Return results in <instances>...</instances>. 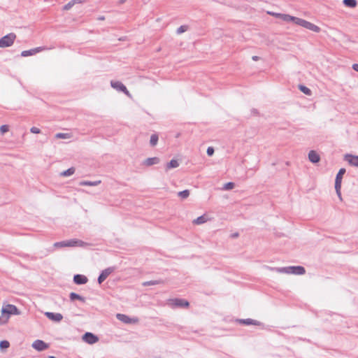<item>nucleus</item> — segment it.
Listing matches in <instances>:
<instances>
[{
	"label": "nucleus",
	"instance_id": "0eeeda50",
	"mask_svg": "<svg viewBox=\"0 0 358 358\" xmlns=\"http://www.w3.org/2000/svg\"><path fill=\"white\" fill-rule=\"evenodd\" d=\"M115 269V266H110L101 271L97 278L98 283L101 285Z\"/></svg>",
	"mask_w": 358,
	"mask_h": 358
},
{
	"label": "nucleus",
	"instance_id": "dca6fc26",
	"mask_svg": "<svg viewBox=\"0 0 358 358\" xmlns=\"http://www.w3.org/2000/svg\"><path fill=\"white\" fill-rule=\"evenodd\" d=\"M88 278L82 274H76L73 275V282L78 285H85L87 282Z\"/></svg>",
	"mask_w": 358,
	"mask_h": 358
},
{
	"label": "nucleus",
	"instance_id": "a18cd8bd",
	"mask_svg": "<svg viewBox=\"0 0 358 358\" xmlns=\"http://www.w3.org/2000/svg\"><path fill=\"white\" fill-rule=\"evenodd\" d=\"M352 67H358V64H352Z\"/></svg>",
	"mask_w": 358,
	"mask_h": 358
},
{
	"label": "nucleus",
	"instance_id": "3c124183",
	"mask_svg": "<svg viewBox=\"0 0 358 358\" xmlns=\"http://www.w3.org/2000/svg\"><path fill=\"white\" fill-rule=\"evenodd\" d=\"M155 358H162V357H155Z\"/></svg>",
	"mask_w": 358,
	"mask_h": 358
},
{
	"label": "nucleus",
	"instance_id": "9d476101",
	"mask_svg": "<svg viewBox=\"0 0 358 358\" xmlns=\"http://www.w3.org/2000/svg\"><path fill=\"white\" fill-rule=\"evenodd\" d=\"M31 347L38 352H42L49 348V344L43 340L37 339L33 342Z\"/></svg>",
	"mask_w": 358,
	"mask_h": 358
},
{
	"label": "nucleus",
	"instance_id": "7c9ffc66",
	"mask_svg": "<svg viewBox=\"0 0 358 358\" xmlns=\"http://www.w3.org/2000/svg\"><path fill=\"white\" fill-rule=\"evenodd\" d=\"M178 195L182 199H187L189 196V190L184 189L180 191L178 193Z\"/></svg>",
	"mask_w": 358,
	"mask_h": 358
},
{
	"label": "nucleus",
	"instance_id": "aec40b11",
	"mask_svg": "<svg viewBox=\"0 0 358 358\" xmlns=\"http://www.w3.org/2000/svg\"><path fill=\"white\" fill-rule=\"evenodd\" d=\"M69 299L71 301H74L76 300H78V301H81L82 303H85L86 301V299L84 296H83L76 292H71L69 294Z\"/></svg>",
	"mask_w": 358,
	"mask_h": 358
},
{
	"label": "nucleus",
	"instance_id": "5701e85b",
	"mask_svg": "<svg viewBox=\"0 0 358 358\" xmlns=\"http://www.w3.org/2000/svg\"><path fill=\"white\" fill-rule=\"evenodd\" d=\"M298 87H299V90L301 92H303L304 94L308 95V96H310L311 95L312 91L310 90V88H308V87L305 86L304 85L299 84Z\"/></svg>",
	"mask_w": 358,
	"mask_h": 358
},
{
	"label": "nucleus",
	"instance_id": "cd10ccee",
	"mask_svg": "<svg viewBox=\"0 0 358 358\" xmlns=\"http://www.w3.org/2000/svg\"><path fill=\"white\" fill-rule=\"evenodd\" d=\"M10 347V343L7 340H2L0 341V350L5 352Z\"/></svg>",
	"mask_w": 358,
	"mask_h": 358
},
{
	"label": "nucleus",
	"instance_id": "8fccbe9b",
	"mask_svg": "<svg viewBox=\"0 0 358 358\" xmlns=\"http://www.w3.org/2000/svg\"><path fill=\"white\" fill-rule=\"evenodd\" d=\"M353 69L358 72V69Z\"/></svg>",
	"mask_w": 358,
	"mask_h": 358
},
{
	"label": "nucleus",
	"instance_id": "20e7f679",
	"mask_svg": "<svg viewBox=\"0 0 358 358\" xmlns=\"http://www.w3.org/2000/svg\"><path fill=\"white\" fill-rule=\"evenodd\" d=\"M168 304L172 308H187L189 306V302L182 298H174L169 299Z\"/></svg>",
	"mask_w": 358,
	"mask_h": 358
},
{
	"label": "nucleus",
	"instance_id": "f704fd0d",
	"mask_svg": "<svg viewBox=\"0 0 358 358\" xmlns=\"http://www.w3.org/2000/svg\"><path fill=\"white\" fill-rule=\"evenodd\" d=\"M187 29H188V27L187 25H182L177 29L176 33L178 34H182V33L185 32L187 30Z\"/></svg>",
	"mask_w": 358,
	"mask_h": 358
},
{
	"label": "nucleus",
	"instance_id": "c756f323",
	"mask_svg": "<svg viewBox=\"0 0 358 358\" xmlns=\"http://www.w3.org/2000/svg\"><path fill=\"white\" fill-rule=\"evenodd\" d=\"M206 220H206L205 215H203L198 217L196 219H195L193 221V223L196 224H201L205 223L206 222Z\"/></svg>",
	"mask_w": 358,
	"mask_h": 358
},
{
	"label": "nucleus",
	"instance_id": "4468645a",
	"mask_svg": "<svg viewBox=\"0 0 358 358\" xmlns=\"http://www.w3.org/2000/svg\"><path fill=\"white\" fill-rule=\"evenodd\" d=\"M344 159L348 162L350 166L358 167V155L346 154L344 156Z\"/></svg>",
	"mask_w": 358,
	"mask_h": 358
},
{
	"label": "nucleus",
	"instance_id": "412c9836",
	"mask_svg": "<svg viewBox=\"0 0 358 358\" xmlns=\"http://www.w3.org/2000/svg\"><path fill=\"white\" fill-rule=\"evenodd\" d=\"M83 3H85V0H71L69 3H67L66 5L64 6L63 10H69L76 4Z\"/></svg>",
	"mask_w": 358,
	"mask_h": 358
},
{
	"label": "nucleus",
	"instance_id": "72a5a7b5",
	"mask_svg": "<svg viewBox=\"0 0 358 358\" xmlns=\"http://www.w3.org/2000/svg\"><path fill=\"white\" fill-rule=\"evenodd\" d=\"M9 131V126L8 124H3L0 127V134L3 135Z\"/></svg>",
	"mask_w": 358,
	"mask_h": 358
},
{
	"label": "nucleus",
	"instance_id": "423d86ee",
	"mask_svg": "<svg viewBox=\"0 0 358 358\" xmlns=\"http://www.w3.org/2000/svg\"><path fill=\"white\" fill-rule=\"evenodd\" d=\"M110 86L116 90L117 92H122L127 96H130V93L127 90V87L120 81L118 80H111Z\"/></svg>",
	"mask_w": 358,
	"mask_h": 358
},
{
	"label": "nucleus",
	"instance_id": "f03ea898",
	"mask_svg": "<svg viewBox=\"0 0 358 358\" xmlns=\"http://www.w3.org/2000/svg\"><path fill=\"white\" fill-rule=\"evenodd\" d=\"M272 270H275L280 273L294 274V275H303L306 273V269L302 266H289L285 267H275Z\"/></svg>",
	"mask_w": 358,
	"mask_h": 358
},
{
	"label": "nucleus",
	"instance_id": "473e14b6",
	"mask_svg": "<svg viewBox=\"0 0 358 358\" xmlns=\"http://www.w3.org/2000/svg\"><path fill=\"white\" fill-rule=\"evenodd\" d=\"M235 187V183L233 182H228L225 183L222 187L224 190H231Z\"/></svg>",
	"mask_w": 358,
	"mask_h": 358
},
{
	"label": "nucleus",
	"instance_id": "2f4dec72",
	"mask_svg": "<svg viewBox=\"0 0 358 358\" xmlns=\"http://www.w3.org/2000/svg\"><path fill=\"white\" fill-rule=\"evenodd\" d=\"M54 247L56 248H61L67 247V241L66 240V241L55 242L54 243Z\"/></svg>",
	"mask_w": 358,
	"mask_h": 358
},
{
	"label": "nucleus",
	"instance_id": "a211bd4d",
	"mask_svg": "<svg viewBox=\"0 0 358 358\" xmlns=\"http://www.w3.org/2000/svg\"><path fill=\"white\" fill-rule=\"evenodd\" d=\"M345 172H346V170L345 168H341L338 170V171L336 176L335 184H334V185H336L337 187H339L340 185H341L342 179H343V175L345 173Z\"/></svg>",
	"mask_w": 358,
	"mask_h": 358
},
{
	"label": "nucleus",
	"instance_id": "ddd939ff",
	"mask_svg": "<svg viewBox=\"0 0 358 358\" xmlns=\"http://www.w3.org/2000/svg\"><path fill=\"white\" fill-rule=\"evenodd\" d=\"M66 241H67V247L84 248V247L88 245V243H87L86 242H84L83 241L77 239V238L66 240Z\"/></svg>",
	"mask_w": 358,
	"mask_h": 358
},
{
	"label": "nucleus",
	"instance_id": "7ed1b4c3",
	"mask_svg": "<svg viewBox=\"0 0 358 358\" xmlns=\"http://www.w3.org/2000/svg\"><path fill=\"white\" fill-rule=\"evenodd\" d=\"M1 312L2 315H6V317L8 320H9L11 315H19L21 313V312L15 305L10 303L3 305L1 308Z\"/></svg>",
	"mask_w": 358,
	"mask_h": 358
},
{
	"label": "nucleus",
	"instance_id": "6ab92c4d",
	"mask_svg": "<svg viewBox=\"0 0 358 358\" xmlns=\"http://www.w3.org/2000/svg\"><path fill=\"white\" fill-rule=\"evenodd\" d=\"M159 162L160 159L157 157H148L143 162V165L146 166H150L159 164Z\"/></svg>",
	"mask_w": 358,
	"mask_h": 358
},
{
	"label": "nucleus",
	"instance_id": "58836bf2",
	"mask_svg": "<svg viewBox=\"0 0 358 358\" xmlns=\"http://www.w3.org/2000/svg\"><path fill=\"white\" fill-rule=\"evenodd\" d=\"M30 131L32 133V134H40L41 133V129L36 127H32L31 129H30Z\"/></svg>",
	"mask_w": 358,
	"mask_h": 358
},
{
	"label": "nucleus",
	"instance_id": "4c0bfd02",
	"mask_svg": "<svg viewBox=\"0 0 358 358\" xmlns=\"http://www.w3.org/2000/svg\"><path fill=\"white\" fill-rule=\"evenodd\" d=\"M334 187H335V189H336V194L338 195V198L342 200V197H341V185H340L339 187H337L336 185H334Z\"/></svg>",
	"mask_w": 358,
	"mask_h": 358
},
{
	"label": "nucleus",
	"instance_id": "4be33fe9",
	"mask_svg": "<svg viewBox=\"0 0 358 358\" xmlns=\"http://www.w3.org/2000/svg\"><path fill=\"white\" fill-rule=\"evenodd\" d=\"M164 284V280L162 279L155 280H149L145 281L142 283L143 287L151 286V285H163Z\"/></svg>",
	"mask_w": 358,
	"mask_h": 358
},
{
	"label": "nucleus",
	"instance_id": "c03bdc74",
	"mask_svg": "<svg viewBox=\"0 0 358 358\" xmlns=\"http://www.w3.org/2000/svg\"><path fill=\"white\" fill-rule=\"evenodd\" d=\"M98 20H105V17L104 16H99L98 18H97Z\"/></svg>",
	"mask_w": 358,
	"mask_h": 358
},
{
	"label": "nucleus",
	"instance_id": "9b49d317",
	"mask_svg": "<svg viewBox=\"0 0 358 358\" xmlns=\"http://www.w3.org/2000/svg\"><path fill=\"white\" fill-rule=\"evenodd\" d=\"M236 322L240 324H243V325H247V326H249V325L263 326L264 325V324L262 323L261 322L256 320L251 319V318L236 319Z\"/></svg>",
	"mask_w": 358,
	"mask_h": 358
},
{
	"label": "nucleus",
	"instance_id": "1a4fd4ad",
	"mask_svg": "<svg viewBox=\"0 0 358 358\" xmlns=\"http://www.w3.org/2000/svg\"><path fill=\"white\" fill-rule=\"evenodd\" d=\"M116 317L118 320L127 324H135L138 321L137 317H130L129 316L122 313H117L116 315Z\"/></svg>",
	"mask_w": 358,
	"mask_h": 358
},
{
	"label": "nucleus",
	"instance_id": "bb28decb",
	"mask_svg": "<svg viewBox=\"0 0 358 358\" xmlns=\"http://www.w3.org/2000/svg\"><path fill=\"white\" fill-rule=\"evenodd\" d=\"M343 3L348 8H355L357 5V0H343Z\"/></svg>",
	"mask_w": 358,
	"mask_h": 358
},
{
	"label": "nucleus",
	"instance_id": "c9c22d12",
	"mask_svg": "<svg viewBox=\"0 0 358 358\" xmlns=\"http://www.w3.org/2000/svg\"><path fill=\"white\" fill-rule=\"evenodd\" d=\"M55 137L57 138L66 139V138H69V134H66V133H57L55 135Z\"/></svg>",
	"mask_w": 358,
	"mask_h": 358
},
{
	"label": "nucleus",
	"instance_id": "f3484780",
	"mask_svg": "<svg viewBox=\"0 0 358 358\" xmlns=\"http://www.w3.org/2000/svg\"><path fill=\"white\" fill-rule=\"evenodd\" d=\"M308 159L313 164H317L320 161V156L315 150H310L308 155Z\"/></svg>",
	"mask_w": 358,
	"mask_h": 358
},
{
	"label": "nucleus",
	"instance_id": "49530a36",
	"mask_svg": "<svg viewBox=\"0 0 358 358\" xmlns=\"http://www.w3.org/2000/svg\"><path fill=\"white\" fill-rule=\"evenodd\" d=\"M17 81L19 82V83L20 84V85H21L22 87H23V85H22V83L21 80H20V79H17Z\"/></svg>",
	"mask_w": 358,
	"mask_h": 358
},
{
	"label": "nucleus",
	"instance_id": "79ce46f5",
	"mask_svg": "<svg viewBox=\"0 0 358 358\" xmlns=\"http://www.w3.org/2000/svg\"><path fill=\"white\" fill-rule=\"evenodd\" d=\"M239 236L238 233V232H236V233H233L231 234V238H236Z\"/></svg>",
	"mask_w": 358,
	"mask_h": 358
},
{
	"label": "nucleus",
	"instance_id": "de8ad7c7",
	"mask_svg": "<svg viewBox=\"0 0 358 358\" xmlns=\"http://www.w3.org/2000/svg\"><path fill=\"white\" fill-rule=\"evenodd\" d=\"M46 358H57V357L55 356H48Z\"/></svg>",
	"mask_w": 358,
	"mask_h": 358
},
{
	"label": "nucleus",
	"instance_id": "39448f33",
	"mask_svg": "<svg viewBox=\"0 0 358 358\" xmlns=\"http://www.w3.org/2000/svg\"><path fill=\"white\" fill-rule=\"evenodd\" d=\"M16 38L14 33H10L0 38V48H4L10 47Z\"/></svg>",
	"mask_w": 358,
	"mask_h": 358
},
{
	"label": "nucleus",
	"instance_id": "f8f14e48",
	"mask_svg": "<svg viewBox=\"0 0 358 358\" xmlns=\"http://www.w3.org/2000/svg\"><path fill=\"white\" fill-rule=\"evenodd\" d=\"M48 50L47 48L44 47V46H41V47H37V48H33V49H30V50H24L21 52V56L22 57H29V56H32V55H34L38 52H41L43 50Z\"/></svg>",
	"mask_w": 358,
	"mask_h": 358
},
{
	"label": "nucleus",
	"instance_id": "e433bc0d",
	"mask_svg": "<svg viewBox=\"0 0 358 358\" xmlns=\"http://www.w3.org/2000/svg\"><path fill=\"white\" fill-rule=\"evenodd\" d=\"M8 320L6 317L5 315H2L0 316V325H3L7 324Z\"/></svg>",
	"mask_w": 358,
	"mask_h": 358
},
{
	"label": "nucleus",
	"instance_id": "c85d7f7f",
	"mask_svg": "<svg viewBox=\"0 0 358 358\" xmlns=\"http://www.w3.org/2000/svg\"><path fill=\"white\" fill-rule=\"evenodd\" d=\"M74 173H75V168L70 167L68 169H66V171H64L63 172H62L61 176H62L64 177H68V176L73 175Z\"/></svg>",
	"mask_w": 358,
	"mask_h": 358
},
{
	"label": "nucleus",
	"instance_id": "b1692460",
	"mask_svg": "<svg viewBox=\"0 0 358 358\" xmlns=\"http://www.w3.org/2000/svg\"><path fill=\"white\" fill-rule=\"evenodd\" d=\"M100 183H101V180H95V181L83 180L80 182V185H84V186H96Z\"/></svg>",
	"mask_w": 358,
	"mask_h": 358
},
{
	"label": "nucleus",
	"instance_id": "37998d69",
	"mask_svg": "<svg viewBox=\"0 0 358 358\" xmlns=\"http://www.w3.org/2000/svg\"><path fill=\"white\" fill-rule=\"evenodd\" d=\"M252 59V60L257 61L259 59V57L258 56H253Z\"/></svg>",
	"mask_w": 358,
	"mask_h": 358
},
{
	"label": "nucleus",
	"instance_id": "393cba45",
	"mask_svg": "<svg viewBox=\"0 0 358 358\" xmlns=\"http://www.w3.org/2000/svg\"><path fill=\"white\" fill-rule=\"evenodd\" d=\"M159 141V136L157 133L152 134L150 136V144L152 147L157 145Z\"/></svg>",
	"mask_w": 358,
	"mask_h": 358
},
{
	"label": "nucleus",
	"instance_id": "ea45409f",
	"mask_svg": "<svg viewBox=\"0 0 358 358\" xmlns=\"http://www.w3.org/2000/svg\"><path fill=\"white\" fill-rule=\"evenodd\" d=\"M206 152L208 156H212L214 153V148L213 147H208Z\"/></svg>",
	"mask_w": 358,
	"mask_h": 358
},
{
	"label": "nucleus",
	"instance_id": "a19ab883",
	"mask_svg": "<svg viewBox=\"0 0 358 358\" xmlns=\"http://www.w3.org/2000/svg\"><path fill=\"white\" fill-rule=\"evenodd\" d=\"M251 113H252V115H257L259 113H258V110H257V109H255V108H252V109L251 110Z\"/></svg>",
	"mask_w": 358,
	"mask_h": 358
},
{
	"label": "nucleus",
	"instance_id": "09e8293b",
	"mask_svg": "<svg viewBox=\"0 0 358 358\" xmlns=\"http://www.w3.org/2000/svg\"><path fill=\"white\" fill-rule=\"evenodd\" d=\"M125 1V0H120V3H122Z\"/></svg>",
	"mask_w": 358,
	"mask_h": 358
},
{
	"label": "nucleus",
	"instance_id": "f257e3e1",
	"mask_svg": "<svg viewBox=\"0 0 358 358\" xmlns=\"http://www.w3.org/2000/svg\"><path fill=\"white\" fill-rule=\"evenodd\" d=\"M267 13L276 18L280 19L284 22H292L296 25L301 26L306 29H308L315 33H319L321 31L320 27H319L317 25L302 18L292 16L288 14L275 13L271 11H268Z\"/></svg>",
	"mask_w": 358,
	"mask_h": 358
},
{
	"label": "nucleus",
	"instance_id": "2eb2a0df",
	"mask_svg": "<svg viewBox=\"0 0 358 358\" xmlns=\"http://www.w3.org/2000/svg\"><path fill=\"white\" fill-rule=\"evenodd\" d=\"M45 315L50 320L59 322L63 319V315L59 313L45 312Z\"/></svg>",
	"mask_w": 358,
	"mask_h": 358
},
{
	"label": "nucleus",
	"instance_id": "6e6552de",
	"mask_svg": "<svg viewBox=\"0 0 358 358\" xmlns=\"http://www.w3.org/2000/svg\"><path fill=\"white\" fill-rule=\"evenodd\" d=\"M82 339L84 342L90 345L94 344L99 341V337L92 332H85L83 335Z\"/></svg>",
	"mask_w": 358,
	"mask_h": 358
},
{
	"label": "nucleus",
	"instance_id": "a878e982",
	"mask_svg": "<svg viewBox=\"0 0 358 358\" xmlns=\"http://www.w3.org/2000/svg\"><path fill=\"white\" fill-rule=\"evenodd\" d=\"M179 166V162L175 159H172L169 162L166 164V169H171Z\"/></svg>",
	"mask_w": 358,
	"mask_h": 358
}]
</instances>
